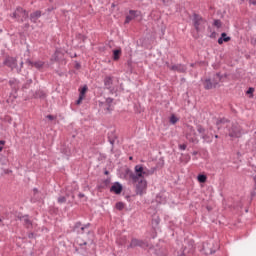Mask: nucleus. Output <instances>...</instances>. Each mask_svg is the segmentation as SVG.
Masks as SVG:
<instances>
[{
  "label": "nucleus",
  "mask_w": 256,
  "mask_h": 256,
  "mask_svg": "<svg viewBox=\"0 0 256 256\" xmlns=\"http://www.w3.org/2000/svg\"><path fill=\"white\" fill-rule=\"evenodd\" d=\"M134 171L129 168L125 170V176L131 179L132 183H137L139 179H145V167L143 165H136Z\"/></svg>",
  "instance_id": "f257e3e1"
},
{
  "label": "nucleus",
  "mask_w": 256,
  "mask_h": 256,
  "mask_svg": "<svg viewBox=\"0 0 256 256\" xmlns=\"http://www.w3.org/2000/svg\"><path fill=\"white\" fill-rule=\"evenodd\" d=\"M11 17L13 19H18V21H20V23H23V21L29 19V12H27V10H25L21 7H17L16 10L11 15Z\"/></svg>",
  "instance_id": "f03ea898"
},
{
  "label": "nucleus",
  "mask_w": 256,
  "mask_h": 256,
  "mask_svg": "<svg viewBox=\"0 0 256 256\" xmlns=\"http://www.w3.org/2000/svg\"><path fill=\"white\" fill-rule=\"evenodd\" d=\"M136 195H140L143 197L145 193H147V180L145 178H141L136 182Z\"/></svg>",
  "instance_id": "7ed1b4c3"
},
{
  "label": "nucleus",
  "mask_w": 256,
  "mask_h": 256,
  "mask_svg": "<svg viewBox=\"0 0 256 256\" xmlns=\"http://www.w3.org/2000/svg\"><path fill=\"white\" fill-rule=\"evenodd\" d=\"M241 126L239 124H231L228 128V136L232 139H239L241 137Z\"/></svg>",
  "instance_id": "20e7f679"
},
{
  "label": "nucleus",
  "mask_w": 256,
  "mask_h": 256,
  "mask_svg": "<svg viewBox=\"0 0 256 256\" xmlns=\"http://www.w3.org/2000/svg\"><path fill=\"white\" fill-rule=\"evenodd\" d=\"M4 65L9 67L12 71L16 70V73H21V68L17 66V59L13 57H7L4 61Z\"/></svg>",
  "instance_id": "39448f33"
},
{
  "label": "nucleus",
  "mask_w": 256,
  "mask_h": 256,
  "mask_svg": "<svg viewBox=\"0 0 256 256\" xmlns=\"http://www.w3.org/2000/svg\"><path fill=\"white\" fill-rule=\"evenodd\" d=\"M195 251V242L193 240L188 241V246H185L181 252H178V256H185Z\"/></svg>",
  "instance_id": "423d86ee"
},
{
  "label": "nucleus",
  "mask_w": 256,
  "mask_h": 256,
  "mask_svg": "<svg viewBox=\"0 0 256 256\" xmlns=\"http://www.w3.org/2000/svg\"><path fill=\"white\" fill-rule=\"evenodd\" d=\"M192 21H193L195 30L197 31V33H199V31H201V29L199 27H201V25H203V23H205V19H203V17H201V15L194 13Z\"/></svg>",
  "instance_id": "0eeeda50"
},
{
  "label": "nucleus",
  "mask_w": 256,
  "mask_h": 256,
  "mask_svg": "<svg viewBox=\"0 0 256 256\" xmlns=\"http://www.w3.org/2000/svg\"><path fill=\"white\" fill-rule=\"evenodd\" d=\"M231 121L227 118H219L217 121H216V126H217V129L218 131H221V129H227V131L229 130V127H230V124Z\"/></svg>",
  "instance_id": "6e6552de"
},
{
  "label": "nucleus",
  "mask_w": 256,
  "mask_h": 256,
  "mask_svg": "<svg viewBox=\"0 0 256 256\" xmlns=\"http://www.w3.org/2000/svg\"><path fill=\"white\" fill-rule=\"evenodd\" d=\"M129 247H141L142 249H146V247H149V244L143 240L133 238Z\"/></svg>",
  "instance_id": "1a4fd4ad"
},
{
  "label": "nucleus",
  "mask_w": 256,
  "mask_h": 256,
  "mask_svg": "<svg viewBox=\"0 0 256 256\" xmlns=\"http://www.w3.org/2000/svg\"><path fill=\"white\" fill-rule=\"evenodd\" d=\"M110 193H115V195H121L123 193V185L119 182H115L111 187H110Z\"/></svg>",
  "instance_id": "9d476101"
},
{
  "label": "nucleus",
  "mask_w": 256,
  "mask_h": 256,
  "mask_svg": "<svg viewBox=\"0 0 256 256\" xmlns=\"http://www.w3.org/2000/svg\"><path fill=\"white\" fill-rule=\"evenodd\" d=\"M202 251L204 255H213V253H215V250L213 249V244L209 242H205L203 244Z\"/></svg>",
  "instance_id": "9b49d317"
},
{
  "label": "nucleus",
  "mask_w": 256,
  "mask_h": 256,
  "mask_svg": "<svg viewBox=\"0 0 256 256\" xmlns=\"http://www.w3.org/2000/svg\"><path fill=\"white\" fill-rule=\"evenodd\" d=\"M18 219L23 221L24 227H26V229H31V227H33V222H31L29 219V215L20 216Z\"/></svg>",
  "instance_id": "f8f14e48"
},
{
  "label": "nucleus",
  "mask_w": 256,
  "mask_h": 256,
  "mask_svg": "<svg viewBox=\"0 0 256 256\" xmlns=\"http://www.w3.org/2000/svg\"><path fill=\"white\" fill-rule=\"evenodd\" d=\"M171 71H177L178 73H186L187 72V66L183 64H176L171 66Z\"/></svg>",
  "instance_id": "ddd939ff"
},
{
  "label": "nucleus",
  "mask_w": 256,
  "mask_h": 256,
  "mask_svg": "<svg viewBox=\"0 0 256 256\" xmlns=\"http://www.w3.org/2000/svg\"><path fill=\"white\" fill-rule=\"evenodd\" d=\"M217 85H219V82H212L211 79H206L204 81V89H206L207 91L211 90V89H215V87H217Z\"/></svg>",
  "instance_id": "4468645a"
},
{
  "label": "nucleus",
  "mask_w": 256,
  "mask_h": 256,
  "mask_svg": "<svg viewBox=\"0 0 256 256\" xmlns=\"http://www.w3.org/2000/svg\"><path fill=\"white\" fill-rule=\"evenodd\" d=\"M26 64L31 65V67H35L36 69H43L45 62H43V61L33 62L31 60H26Z\"/></svg>",
  "instance_id": "2eb2a0df"
},
{
  "label": "nucleus",
  "mask_w": 256,
  "mask_h": 256,
  "mask_svg": "<svg viewBox=\"0 0 256 256\" xmlns=\"http://www.w3.org/2000/svg\"><path fill=\"white\" fill-rule=\"evenodd\" d=\"M231 41V37L227 36V33H221V36L218 39V45H223V43H229Z\"/></svg>",
  "instance_id": "dca6fc26"
},
{
  "label": "nucleus",
  "mask_w": 256,
  "mask_h": 256,
  "mask_svg": "<svg viewBox=\"0 0 256 256\" xmlns=\"http://www.w3.org/2000/svg\"><path fill=\"white\" fill-rule=\"evenodd\" d=\"M73 231L83 235L85 233V227L81 224V222H77L73 227Z\"/></svg>",
  "instance_id": "f3484780"
},
{
  "label": "nucleus",
  "mask_w": 256,
  "mask_h": 256,
  "mask_svg": "<svg viewBox=\"0 0 256 256\" xmlns=\"http://www.w3.org/2000/svg\"><path fill=\"white\" fill-rule=\"evenodd\" d=\"M138 12L135 10H130L129 11V15L126 16V20L125 23H131V21H133V19H135L136 17H138Z\"/></svg>",
  "instance_id": "a211bd4d"
},
{
  "label": "nucleus",
  "mask_w": 256,
  "mask_h": 256,
  "mask_svg": "<svg viewBox=\"0 0 256 256\" xmlns=\"http://www.w3.org/2000/svg\"><path fill=\"white\" fill-rule=\"evenodd\" d=\"M33 99H47V93H45L43 90H37L33 94Z\"/></svg>",
  "instance_id": "6ab92c4d"
},
{
  "label": "nucleus",
  "mask_w": 256,
  "mask_h": 256,
  "mask_svg": "<svg viewBox=\"0 0 256 256\" xmlns=\"http://www.w3.org/2000/svg\"><path fill=\"white\" fill-rule=\"evenodd\" d=\"M40 17H41V11L37 10L30 14V21L32 23H37V21L39 20Z\"/></svg>",
  "instance_id": "aec40b11"
},
{
  "label": "nucleus",
  "mask_w": 256,
  "mask_h": 256,
  "mask_svg": "<svg viewBox=\"0 0 256 256\" xmlns=\"http://www.w3.org/2000/svg\"><path fill=\"white\" fill-rule=\"evenodd\" d=\"M9 85L11 86L14 93H17V91H19V80L13 78L9 81Z\"/></svg>",
  "instance_id": "412c9836"
},
{
  "label": "nucleus",
  "mask_w": 256,
  "mask_h": 256,
  "mask_svg": "<svg viewBox=\"0 0 256 256\" xmlns=\"http://www.w3.org/2000/svg\"><path fill=\"white\" fill-rule=\"evenodd\" d=\"M104 87L105 89H111L113 87V78L111 76L104 78Z\"/></svg>",
  "instance_id": "4be33fe9"
},
{
  "label": "nucleus",
  "mask_w": 256,
  "mask_h": 256,
  "mask_svg": "<svg viewBox=\"0 0 256 256\" xmlns=\"http://www.w3.org/2000/svg\"><path fill=\"white\" fill-rule=\"evenodd\" d=\"M115 139H117V135L115 134V131L109 132L108 141L112 145V147L115 145Z\"/></svg>",
  "instance_id": "5701e85b"
},
{
  "label": "nucleus",
  "mask_w": 256,
  "mask_h": 256,
  "mask_svg": "<svg viewBox=\"0 0 256 256\" xmlns=\"http://www.w3.org/2000/svg\"><path fill=\"white\" fill-rule=\"evenodd\" d=\"M112 53H113V60L119 61V59L121 58V53H122L121 48L113 50Z\"/></svg>",
  "instance_id": "b1692460"
},
{
  "label": "nucleus",
  "mask_w": 256,
  "mask_h": 256,
  "mask_svg": "<svg viewBox=\"0 0 256 256\" xmlns=\"http://www.w3.org/2000/svg\"><path fill=\"white\" fill-rule=\"evenodd\" d=\"M155 171H157V167H152V168H147L145 167V174H144V177H149L151 175H154L155 174Z\"/></svg>",
  "instance_id": "393cba45"
},
{
  "label": "nucleus",
  "mask_w": 256,
  "mask_h": 256,
  "mask_svg": "<svg viewBox=\"0 0 256 256\" xmlns=\"http://www.w3.org/2000/svg\"><path fill=\"white\" fill-rule=\"evenodd\" d=\"M159 223H161V218H159V216H153L152 218L153 229H157V227H159Z\"/></svg>",
  "instance_id": "a878e982"
},
{
  "label": "nucleus",
  "mask_w": 256,
  "mask_h": 256,
  "mask_svg": "<svg viewBox=\"0 0 256 256\" xmlns=\"http://www.w3.org/2000/svg\"><path fill=\"white\" fill-rule=\"evenodd\" d=\"M197 131L202 135V139H205L207 136L205 135V129L201 125H197Z\"/></svg>",
  "instance_id": "bb28decb"
},
{
  "label": "nucleus",
  "mask_w": 256,
  "mask_h": 256,
  "mask_svg": "<svg viewBox=\"0 0 256 256\" xmlns=\"http://www.w3.org/2000/svg\"><path fill=\"white\" fill-rule=\"evenodd\" d=\"M61 153H63V155H66V157H69V155H71V150L67 148V146H62Z\"/></svg>",
  "instance_id": "cd10ccee"
},
{
  "label": "nucleus",
  "mask_w": 256,
  "mask_h": 256,
  "mask_svg": "<svg viewBox=\"0 0 256 256\" xmlns=\"http://www.w3.org/2000/svg\"><path fill=\"white\" fill-rule=\"evenodd\" d=\"M197 179L200 183H207V175L205 174H199Z\"/></svg>",
  "instance_id": "c85d7f7f"
},
{
  "label": "nucleus",
  "mask_w": 256,
  "mask_h": 256,
  "mask_svg": "<svg viewBox=\"0 0 256 256\" xmlns=\"http://www.w3.org/2000/svg\"><path fill=\"white\" fill-rule=\"evenodd\" d=\"M109 185H111V178H107L106 180H104L100 187L102 189H105V187H109Z\"/></svg>",
  "instance_id": "c756f323"
},
{
  "label": "nucleus",
  "mask_w": 256,
  "mask_h": 256,
  "mask_svg": "<svg viewBox=\"0 0 256 256\" xmlns=\"http://www.w3.org/2000/svg\"><path fill=\"white\" fill-rule=\"evenodd\" d=\"M33 84V79H28L26 83L22 86V89H29L31 85Z\"/></svg>",
  "instance_id": "7c9ffc66"
},
{
  "label": "nucleus",
  "mask_w": 256,
  "mask_h": 256,
  "mask_svg": "<svg viewBox=\"0 0 256 256\" xmlns=\"http://www.w3.org/2000/svg\"><path fill=\"white\" fill-rule=\"evenodd\" d=\"M213 25H214V27H217V29H221L223 23L221 22V20L216 19V20H214Z\"/></svg>",
  "instance_id": "2f4dec72"
},
{
  "label": "nucleus",
  "mask_w": 256,
  "mask_h": 256,
  "mask_svg": "<svg viewBox=\"0 0 256 256\" xmlns=\"http://www.w3.org/2000/svg\"><path fill=\"white\" fill-rule=\"evenodd\" d=\"M177 121H179V118H177V116H175V114H172V115L170 116V123H171L172 125H175V123H177Z\"/></svg>",
  "instance_id": "473e14b6"
},
{
  "label": "nucleus",
  "mask_w": 256,
  "mask_h": 256,
  "mask_svg": "<svg viewBox=\"0 0 256 256\" xmlns=\"http://www.w3.org/2000/svg\"><path fill=\"white\" fill-rule=\"evenodd\" d=\"M116 209H118V211H123V209H125V203L123 202L116 203Z\"/></svg>",
  "instance_id": "72a5a7b5"
},
{
  "label": "nucleus",
  "mask_w": 256,
  "mask_h": 256,
  "mask_svg": "<svg viewBox=\"0 0 256 256\" xmlns=\"http://www.w3.org/2000/svg\"><path fill=\"white\" fill-rule=\"evenodd\" d=\"M87 89H88V87H87V85H84L83 87H82V89L80 90V97H85V93H87Z\"/></svg>",
  "instance_id": "f704fd0d"
},
{
  "label": "nucleus",
  "mask_w": 256,
  "mask_h": 256,
  "mask_svg": "<svg viewBox=\"0 0 256 256\" xmlns=\"http://www.w3.org/2000/svg\"><path fill=\"white\" fill-rule=\"evenodd\" d=\"M58 203L60 204L67 203V197L65 196L58 197Z\"/></svg>",
  "instance_id": "c9c22d12"
},
{
  "label": "nucleus",
  "mask_w": 256,
  "mask_h": 256,
  "mask_svg": "<svg viewBox=\"0 0 256 256\" xmlns=\"http://www.w3.org/2000/svg\"><path fill=\"white\" fill-rule=\"evenodd\" d=\"M253 93H255V88L250 87L247 91H246V95H251V97H253Z\"/></svg>",
  "instance_id": "e433bc0d"
},
{
  "label": "nucleus",
  "mask_w": 256,
  "mask_h": 256,
  "mask_svg": "<svg viewBox=\"0 0 256 256\" xmlns=\"http://www.w3.org/2000/svg\"><path fill=\"white\" fill-rule=\"evenodd\" d=\"M106 103H107V105H108V107H107V110L109 111V109H110V107H111V103H113V98H107L106 99Z\"/></svg>",
  "instance_id": "4c0bfd02"
},
{
  "label": "nucleus",
  "mask_w": 256,
  "mask_h": 256,
  "mask_svg": "<svg viewBox=\"0 0 256 256\" xmlns=\"http://www.w3.org/2000/svg\"><path fill=\"white\" fill-rule=\"evenodd\" d=\"M186 139H188L190 143H195L197 141V138H190L189 134L186 135Z\"/></svg>",
  "instance_id": "58836bf2"
},
{
  "label": "nucleus",
  "mask_w": 256,
  "mask_h": 256,
  "mask_svg": "<svg viewBox=\"0 0 256 256\" xmlns=\"http://www.w3.org/2000/svg\"><path fill=\"white\" fill-rule=\"evenodd\" d=\"M83 99H84V97L79 95V98L76 101V105H81V103L83 102Z\"/></svg>",
  "instance_id": "ea45409f"
},
{
  "label": "nucleus",
  "mask_w": 256,
  "mask_h": 256,
  "mask_svg": "<svg viewBox=\"0 0 256 256\" xmlns=\"http://www.w3.org/2000/svg\"><path fill=\"white\" fill-rule=\"evenodd\" d=\"M178 147L181 151H185V149H187V144H180Z\"/></svg>",
  "instance_id": "a19ab883"
},
{
  "label": "nucleus",
  "mask_w": 256,
  "mask_h": 256,
  "mask_svg": "<svg viewBox=\"0 0 256 256\" xmlns=\"http://www.w3.org/2000/svg\"><path fill=\"white\" fill-rule=\"evenodd\" d=\"M46 119H49V121H55V116L49 114L46 116Z\"/></svg>",
  "instance_id": "79ce46f5"
},
{
  "label": "nucleus",
  "mask_w": 256,
  "mask_h": 256,
  "mask_svg": "<svg viewBox=\"0 0 256 256\" xmlns=\"http://www.w3.org/2000/svg\"><path fill=\"white\" fill-rule=\"evenodd\" d=\"M28 239H35V233L30 232V233L28 234Z\"/></svg>",
  "instance_id": "37998d69"
},
{
  "label": "nucleus",
  "mask_w": 256,
  "mask_h": 256,
  "mask_svg": "<svg viewBox=\"0 0 256 256\" xmlns=\"http://www.w3.org/2000/svg\"><path fill=\"white\" fill-rule=\"evenodd\" d=\"M249 5H256V0H247Z\"/></svg>",
  "instance_id": "c03bdc74"
},
{
  "label": "nucleus",
  "mask_w": 256,
  "mask_h": 256,
  "mask_svg": "<svg viewBox=\"0 0 256 256\" xmlns=\"http://www.w3.org/2000/svg\"><path fill=\"white\" fill-rule=\"evenodd\" d=\"M75 69H81V63L76 62V64H75Z\"/></svg>",
  "instance_id": "a18cd8bd"
},
{
  "label": "nucleus",
  "mask_w": 256,
  "mask_h": 256,
  "mask_svg": "<svg viewBox=\"0 0 256 256\" xmlns=\"http://www.w3.org/2000/svg\"><path fill=\"white\" fill-rule=\"evenodd\" d=\"M84 229H89L91 227V223H87L86 225L83 226Z\"/></svg>",
  "instance_id": "49530a36"
},
{
  "label": "nucleus",
  "mask_w": 256,
  "mask_h": 256,
  "mask_svg": "<svg viewBox=\"0 0 256 256\" xmlns=\"http://www.w3.org/2000/svg\"><path fill=\"white\" fill-rule=\"evenodd\" d=\"M33 193H34V195H37V193H39V189L34 188V189H33Z\"/></svg>",
  "instance_id": "de8ad7c7"
},
{
  "label": "nucleus",
  "mask_w": 256,
  "mask_h": 256,
  "mask_svg": "<svg viewBox=\"0 0 256 256\" xmlns=\"http://www.w3.org/2000/svg\"><path fill=\"white\" fill-rule=\"evenodd\" d=\"M215 35H217V33L216 32H212L211 35H210L211 39H214Z\"/></svg>",
  "instance_id": "09e8293b"
},
{
  "label": "nucleus",
  "mask_w": 256,
  "mask_h": 256,
  "mask_svg": "<svg viewBox=\"0 0 256 256\" xmlns=\"http://www.w3.org/2000/svg\"><path fill=\"white\" fill-rule=\"evenodd\" d=\"M78 197H79L80 199H83V197H85V194L79 193V194H78Z\"/></svg>",
  "instance_id": "8fccbe9b"
},
{
  "label": "nucleus",
  "mask_w": 256,
  "mask_h": 256,
  "mask_svg": "<svg viewBox=\"0 0 256 256\" xmlns=\"http://www.w3.org/2000/svg\"><path fill=\"white\" fill-rule=\"evenodd\" d=\"M5 145V140H0V147H3Z\"/></svg>",
  "instance_id": "3c124183"
},
{
  "label": "nucleus",
  "mask_w": 256,
  "mask_h": 256,
  "mask_svg": "<svg viewBox=\"0 0 256 256\" xmlns=\"http://www.w3.org/2000/svg\"><path fill=\"white\" fill-rule=\"evenodd\" d=\"M251 197H252V198H253V197H256V191H255V190L251 192Z\"/></svg>",
  "instance_id": "603ef678"
},
{
  "label": "nucleus",
  "mask_w": 256,
  "mask_h": 256,
  "mask_svg": "<svg viewBox=\"0 0 256 256\" xmlns=\"http://www.w3.org/2000/svg\"><path fill=\"white\" fill-rule=\"evenodd\" d=\"M216 77H218L219 81H221V74L220 73H216Z\"/></svg>",
  "instance_id": "864d4df0"
},
{
  "label": "nucleus",
  "mask_w": 256,
  "mask_h": 256,
  "mask_svg": "<svg viewBox=\"0 0 256 256\" xmlns=\"http://www.w3.org/2000/svg\"><path fill=\"white\" fill-rule=\"evenodd\" d=\"M190 131L195 135V129H193V126H190Z\"/></svg>",
  "instance_id": "5fc2aeb1"
},
{
  "label": "nucleus",
  "mask_w": 256,
  "mask_h": 256,
  "mask_svg": "<svg viewBox=\"0 0 256 256\" xmlns=\"http://www.w3.org/2000/svg\"><path fill=\"white\" fill-rule=\"evenodd\" d=\"M104 175H109V170H106V171L104 172Z\"/></svg>",
  "instance_id": "6e6d98bb"
},
{
  "label": "nucleus",
  "mask_w": 256,
  "mask_h": 256,
  "mask_svg": "<svg viewBox=\"0 0 256 256\" xmlns=\"http://www.w3.org/2000/svg\"><path fill=\"white\" fill-rule=\"evenodd\" d=\"M20 69H23V62L20 63Z\"/></svg>",
  "instance_id": "4d7b16f0"
},
{
  "label": "nucleus",
  "mask_w": 256,
  "mask_h": 256,
  "mask_svg": "<svg viewBox=\"0 0 256 256\" xmlns=\"http://www.w3.org/2000/svg\"><path fill=\"white\" fill-rule=\"evenodd\" d=\"M214 137H215V139H219V135H217V134Z\"/></svg>",
  "instance_id": "13d9d810"
},
{
  "label": "nucleus",
  "mask_w": 256,
  "mask_h": 256,
  "mask_svg": "<svg viewBox=\"0 0 256 256\" xmlns=\"http://www.w3.org/2000/svg\"><path fill=\"white\" fill-rule=\"evenodd\" d=\"M197 153H198L197 151H194V152L192 153V155H197Z\"/></svg>",
  "instance_id": "bf43d9fd"
},
{
  "label": "nucleus",
  "mask_w": 256,
  "mask_h": 256,
  "mask_svg": "<svg viewBox=\"0 0 256 256\" xmlns=\"http://www.w3.org/2000/svg\"><path fill=\"white\" fill-rule=\"evenodd\" d=\"M80 245H87V242L80 243Z\"/></svg>",
  "instance_id": "052dcab7"
},
{
  "label": "nucleus",
  "mask_w": 256,
  "mask_h": 256,
  "mask_svg": "<svg viewBox=\"0 0 256 256\" xmlns=\"http://www.w3.org/2000/svg\"><path fill=\"white\" fill-rule=\"evenodd\" d=\"M1 151H3V146H0V153H1Z\"/></svg>",
  "instance_id": "680f3d73"
},
{
  "label": "nucleus",
  "mask_w": 256,
  "mask_h": 256,
  "mask_svg": "<svg viewBox=\"0 0 256 256\" xmlns=\"http://www.w3.org/2000/svg\"><path fill=\"white\" fill-rule=\"evenodd\" d=\"M129 159H130V161H132L133 160V156H130Z\"/></svg>",
  "instance_id": "e2e57ef3"
},
{
  "label": "nucleus",
  "mask_w": 256,
  "mask_h": 256,
  "mask_svg": "<svg viewBox=\"0 0 256 256\" xmlns=\"http://www.w3.org/2000/svg\"><path fill=\"white\" fill-rule=\"evenodd\" d=\"M254 183H255V185H256V176L254 177Z\"/></svg>",
  "instance_id": "0e129e2a"
},
{
  "label": "nucleus",
  "mask_w": 256,
  "mask_h": 256,
  "mask_svg": "<svg viewBox=\"0 0 256 256\" xmlns=\"http://www.w3.org/2000/svg\"><path fill=\"white\" fill-rule=\"evenodd\" d=\"M72 199H75V194H72Z\"/></svg>",
  "instance_id": "69168bd1"
}]
</instances>
